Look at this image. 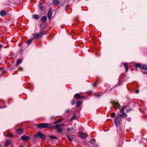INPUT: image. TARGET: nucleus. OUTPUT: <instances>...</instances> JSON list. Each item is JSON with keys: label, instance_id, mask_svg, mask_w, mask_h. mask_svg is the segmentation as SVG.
Wrapping results in <instances>:
<instances>
[{"label": "nucleus", "instance_id": "1", "mask_svg": "<svg viewBox=\"0 0 147 147\" xmlns=\"http://www.w3.org/2000/svg\"><path fill=\"white\" fill-rule=\"evenodd\" d=\"M47 19H41L39 22L40 23L42 22V23L40 25V26L42 30H40V32L39 34L35 33L33 34V38L32 39L34 40L37 38L41 37L43 34V30H44L47 26V24L45 22Z\"/></svg>", "mask_w": 147, "mask_h": 147}, {"label": "nucleus", "instance_id": "2", "mask_svg": "<svg viewBox=\"0 0 147 147\" xmlns=\"http://www.w3.org/2000/svg\"><path fill=\"white\" fill-rule=\"evenodd\" d=\"M37 127L40 129L47 128H51L52 126L50 124L47 123H40L37 124Z\"/></svg>", "mask_w": 147, "mask_h": 147}, {"label": "nucleus", "instance_id": "3", "mask_svg": "<svg viewBox=\"0 0 147 147\" xmlns=\"http://www.w3.org/2000/svg\"><path fill=\"white\" fill-rule=\"evenodd\" d=\"M64 124L59 123L55 126H52L54 129H56L59 133H61L63 131V129L61 128L62 126L64 125Z\"/></svg>", "mask_w": 147, "mask_h": 147}, {"label": "nucleus", "instance_id": "4", "mask_svg": "<svg viewBox=\"0 0 147 147\" xmlns=\"http://www.w3.org/2000/svg\"><path fill=\"white\" fill-rule=\"evenodd\" d=\"M121 121V118L119 115L116 117H115L114 119V123L117 127V126L120 124Z\"/></svg>", "mask_w": 147, "mask_h": 147}, {"label": "nucleus", "instance_id": "5", "mask_svg": "<svg viewBox=\"0 0 147 147\" xmlns=\"http://www.w3.org/2000/svg\"><path fill=\"white\" fill-rule=\"evenodd\" d=\"M35 137H38L41 139H44L45 138L46 136L40 132L37 131L36 133V134L35 135Z\"/></svg>", "mask_w": 147, "mask_h": 147}, {"label": "nucleus", "instance_id": "6", "mask_svg": "<svg viewBox=\"0 0 147 147\" xmlns=\"http://www.w3.org/2000/svg\"><path fill=\"white\" fill-rule=\"evenodd\" d=\"M79 136L80 137L83 139H85L87 137H88V135L87 134L82 132L79 133Z\"/></svg>", "mask_w": 147, "mask_h": 147}, {"label": "nucleus", "instance_id": "7", "mask_svg": "<svg viewBox=\"0 0 147 147\" xmlns=\"http://www.w3.org/2000/svg\"><path fill=\"white\" fill-rule=\"evenodd\" d=\"M21 139L24 141H26L30 139V138L26 135H24L21 137Z\"/></svg>", "mask_w": 147, "mask_h": 147}, {"label": "nucleus", "instance_id": "8", "mask_svg": "<svg viewBox=\"0 0 147 147\" xmlns=\"http://www.w3.org/2000/svg\"><path fill=\"white\" fill-rule=\"evenodd\" d=\"M112 105L114 106L115 108L119 107L120 105L118 102H117L115 101H113L112 102Z\"/></svg>", "mask_w": 147, "mask_h": 147}, {"label": "nucleus", "instance_id": "9", "mask_svg": "<svg viewBox=\"0 0 147 147\" xmlns=\"http://www.w3.org/2000/svg\"><path fill=\"white\" fill-rule=\"evenodd\" d=\"M23 132V129L22 128H19L16 131V134H20Z\"/></svg>", "mask_w": 147, "mask_h": 147}, {"label": "nucleus", "instance_id": "10", "mask_svg": "<svg viewBox=\"0 0 147 147\" xmlns=\"http://www.w3.org/2000/svg\"><path fill=\"white\" fill-rule=\"evenodd\" d=\"M7 14L6 10H3L1 11V16H5Z\"/></svg>", "mask_w": 147, "mask_h": 147}, {"label": "nucleus", "instance_id": "11", "mask_svg": "<svg viewBox=\"0 0 147 147\" xmlns=\"http://www.w3.org/2000/svg\"><path fill=\"white\" fill-rule=\"evenodd\" d=\"M34 39L32 38L29 39L26 42V44L27 45H30L31 44V42Z\"/></svg>", "mask_w": 147, "mask_h": 147}, {"label": "nucleus", "instance_id": "12", "mask_svg": "<svg viewBox=\"0 0 147 147\" xmlns=\"http://www.w3.org/2000/svg\"><path fill=\"white\" fill-rule=\"evenodd\" d=\"M11 140H6L5 144V146H8L11 143Z\"/></svg>", "mask_w": 147, "mask_h": 147}, {"label": "nucleus", "instance_id": "13", "mask_svg": "<svg viewBox=\"0 0 147 147\" xmlns=\"http://www.w3.org/2000/svg\"><path fill=\"white\" fill-rule=\"evenodd\" d=\"M122 113V114L119 115L120 117H122L124 118H125L127 117V115L125 113Z\"/></svg>", "mask_w": 147, "mask_h": 147}, {"label": "nucleus", "instance_id": "14", "mask_svg": "<svg viewBox=\"0 0 147 147\" xmlns=\"http://www.w3.org/2000/svg\"><path fill=\"white\" fill-rule=\"evenodd\" d=\"M52 15L51 12L50 11H49L48 13L47 16L48 18H51V16Z\"/></svg>", "mask_w": 147, "mask_h": 147}, {"label": "nucleus", "instance_id": "15", "mask_svg": "<svg viewBox=\"0 0 147 147\" xmlns=\"http://www.w3.org/2000/svg\"><path fill=\"white\" fill-rule=\"evenodd\" d=\"M63 119H64L63 118L62 119H61L57 120L56 121H55L53 123V124H55L59 122H61V121L62 120H63Z\"/></svg>", "mask_w": 147, "mask_h": 147}, {"label": "nucleus", "instance_id": "16", "mask_svg": "<svg viewBox=\"0 0 147 147\" xmlns=\"http://www.w3.org/2000/svg\"><path fill=\"white\" fill-rule=\"evenodd\" d=\"M53 3L54 4L57 5L59 3V1L58 0H54L53 1Z\"/></svg>", "mask_w": 147, "mask_h": 147}, {"label": "nucleus", "instance_id": "17", "mask_svg": "<svg viewBox=\"0 0 147 147\" xmlns=\"http://www.w3.org/2000/svg\"><path fill=\"white\" fill-rule=\"evenodd\" d=\"M134 67H139L140 68H141V65L140 63L135 64L134 65Z\"/></svg>", "mask_w": 147, "mask_h": 147}, {"label": "nucleus", "instance_id": "18", "mask_svg": "<svg viewBox=\"0 0 147 147\" xmlns=\"http://www.w3.org/2000/svg\"><path fill=\"white\" fill-rule=\"evenodd\" d=\"M82 102L81 101H77L76 104V105L78 107H79L82 103Z\"/></svg>", "mask_w": 147, "mask_h": 147}, {"label": "nucleus", "instance_id": "19", "mask_svg": "<svg viewBox=\"0 0 147 147\" xmlns=\"http://www.w3.org/2000/svg\"><path fill=\"white\" fill-rule=\"evenodd\" d=\"M49 137L51 140H53L54 139H57V138L56 137L53 136H50Z\"/></svg>", "mask_w": 147, "mask_h": 147}, {"label": "nucleus", "instance_id": "20", "mask_svg": "<svg viewBox=\"0 0 147 147\" xmlns=\"http://www.w3.org/2000/svg\"><path fill=\"white\" fill-rule=\"evenodd\" d=\"M89 142L93 144L94 146H95L96 147H97L98 146V145L95 144V142L92 141V140H90Z\"/></svg>", "mask_w": 147, "mask_h": 147}, {"label": "nucleus", "instance_id": "21", "mask_svg": "<svg viewBox=\"0 0 147 147\" xmlns=\"http://www.w3.org/2000/svg\"><path fill=\"white\" fill-rule=\"evenodd\" d=\"M1 75H3L5 73V71L4 70H3L1 68Z\"/></svg>", "mask_w": 147, "mask_h": 147}, {"label": "nucleus", "instance_id": "22", "mask_svg": "<svg viewBox=\"0 0 147 147\" xmlns=\"http://www.w3.org/2000/svg\"><path fill=\"white\" fill-rule=\"evenodd\" d=\"M142 67L143 69L147 71V65H142Z\"/></svg>", "mask_w": 147, "mask_h": 147}, {"label": "nucleus", "instance_id": "23", "mask_svg": "<svg viewBox=\"0 0 147 147\" xmlns=\"http://www.w3.org/2000/svg\"><path fill=\"white\" fill-rule=\"evenodd\" d=\"M74 96H75V97L76 98H78L79 97L80 98H82L80 96L79 94H78V93L74 95Z\"/></svg>", "mask_w": 147, "mask_h": 147}, {"label": "nucleus", "instance_id": "24", "mask_svg": "<svg viewBox=\"0 0 147 147\" xmlns=\"http://www.w3.org/2000/svg\"><path fill=\"white\" fill-rule=\"evenodd\" d=\"M17 65H18L21 63V60L20 59H18L17 61Z\"/></svg>", "mask_w": 147, "mask_h": 147}, {"label": "nucleus", "instance_id": "25", "mask_svg": "<svg viewBox=\"0 0 147 147\" xmlns=\"http://www.w3.org/2000/svg\"><path fill=\"white\" fill-rule=\"evenodd\" d=\"M32 18H39V16L38 15H33L32 16Z\"/></svg>", "mask_w": 147, "mask_h": 147}, {"label": "nucleus", "instance_id": "26", "mask_svg": "<svg viewBox=\"0 0 147 147\" xmlns=\"http://www.w3.org/2000/svg\"><path fill=\"white\" fill-rule=\"evenodd\" d=\"M67 137L68 138V140L70 141L71 142L72 141L73 138L72 137L70 136H67Z\"/></svg>", "mask_w": 147, "mask_h": 147}, {"label": "nucleus", "instance_id": "27", "mask_svg": "<svg viewBox=\"0 0 147 147\" xmlns=\"http://www.w3.org/2000/svg\"><path fill=\"white\" fill-rule=\"evenodd\" d=\"M76 118V116L75 115H73L71 119V121H72L73 120L75 119Z\"/></svg>", "mask_w": 147, "mask_h": 147}, {"label": "nucleus", "instance_id": "28", "mask_svg": "<svg viewBox=\"0 0 147 147\" xmlns=\"http://www.w3.org/2000/svg\"><path fill=\"white\" fill-rule=\"evenodd\" d=\"M39 7L40 9H41V10H42L44 7L41 5V3L39 5Z\"/></svg>", "mask_w": 147, "mask_h": 147}, {"label": "nucleus", "instance_id": "29", "mask_svg": "<svg viewBox=\"0 0 147 147\" xmlns=\"http://www.w3.org/2000/svg\"><path fill=\"white\" fill-rule=\"evenodd\" d=\"M125 107H122V108L121 109V110H120V112L121 113H123V111H124L125 108Z\"/></svg>", "mask_w": 147, "mask_h": 147}, {"label": "nucleus", "instance_id": "30", "mask_svg": "<svg viewBox=\"0 0 147 147\" xmlns=\"http://www.w3.org/2000/svg\"><path fill=\"white\" fill-rule=\"evenodd\" d=\"M115 115V113L114 112H113L112 113L111 115V117L113 118Z\"/></svg>", "mask_w": 147, "mask_h": 147}, {"label": "nucleus", "instance_id": "31", "mask_svg": "<svg viewBox=\"0 0 147 147\" xmlns=\"http://www.w3.org/2000/svg\"><path fill=\"white\" fill-rule=\"evenodd\" d=\"M75 100L74 99H73L71 101V104L72 105H74L75 103Z\"/></svg>", "mask_w": 147, "mask_h": 147}, {"label": "nucleus", "instance_id": "32", "mask_svg": "<svg viewBox=\"0 0 147 147\" xmlns=\"http://www.w3.org/2000/svg\"><path fill=\"white\" fill-rule=\"evenodd\" d=\"M128 66H125V70H126V71H128Z\"/></svg>", "mask_w": 147, "mask_h": 147}, {"label": "nucleus", "instance_id": "33", "mask_svg": "<svg viewBox=\"0 0 147 147\" xmlns=\"http://www.w3.org/2000/svg\"><path fill=\"white\" fill-rule=\"evenodd\" d=\"M8 136L9 137H12V134H8Z\"/></svg>", "mask_w": 147, "mask_h": 147}, {"label": "nucleus", "instance_id": "34", "mask_svg": "<svg viewBox=\"0 0 147 147\" xmlns=\"http://www.w3.org/2000/svg\"><path fill=\"white\" fill-rule=\"evenodd\" d=\"M131 110V109L130 108V109H127V112H129Z\"/></svg>", "mask_w": 147, "mask_h": 147}, {"label": "nucleus", "instance_id": "35", "mask_svg": "<svg viewBox=\"0 0 147 147\" xmlns=\"http://www.w3.org/2000/svg\"><path fill=\"white\" fill-rule=\"evenodd\" d=\"M100 94L101 93H100V94H98L97 95V96H98V97H100L101 96V95H102L101 94Z\"/></svg>", "mask_w": 147, "mask_h": 147}, {"label": "nucleus", "instance_id": "36", "mask_svg": "<svg viewBox=\"0 0 147 147\" xmlns=\"http://www.w3.org/2000/svg\"><path fill=\"white\" fill-rule=\"evenodd\" d=\"M139 90H137L136 91V93H138L139 92Z\"/></svg>", "mask_w": 147, "mask_h": 147}, {"label": "nucleus", "instance_id": "37", "mask_svg": "<svg viewBox=\"0 0 147 147\" xmlns=\"http://www.w3.org/2000/svg\"><path fill=\"white\" fill-rule=\"evenodd\" d=\"M71 129L70 128L68 127L67 129V131H69Z\"/></svg>", "mask_w": 147, "mask_h": 147}, {"label": "nucleus", "instance_id": "38", "mask_svg": "<svg viewBox=\"0 0 147 147\" xmlns=\"http://www.w3.org/2000/svg\"><path fill=\"white\" fill-rule=\"evenodd\" d=\"M123 65L125 66H127V64L126 63H124Z\"/></svg>", "mask_w": 147, "mask_h": 147}, {"label": "nucleus", "instance_id": "39", "mask_svg": "<svg viewBox=\"0 0 147 147\" xmlns=\"http://www.w3.org/2000/svg\"><path fill=\"white\" fill-rule=\"evenodd\" d=\"M54 116H52L51 117L50 119H52L54 118Z\"/></svg>", "mask_w": 147, "mask_h": 147}, {"label": "nucleus", "instance_id": "40", "mask_svg": "<svg viewBox=\"0 0 147 147\" xmlns=\"http://www.w3.org/2000/svg\"><path fill=\"white\" fill-rule=\"evenodd\" d=\"M41 18H47V17L45 16L42 17Z\"/></svg>", "mask_w": 147, "mask_h": 147}, {"label": "nucleus", "instance_id": "41", "mask_svg": "<svg viewBox=\"0 0 147 147\" xmlns=\"http://www.w3.org/2000/svg\"><path fill=\"white\" fill-rule=\"evenodd\" d=\"M91 140H92V141H93L94 142H95V139H92Z\"/></svg>", "mask_w": 147, "mask_h": 147}, {"label": "nucleus", "instance_id": "42", "mask_svg": "<svg viewBox=\"0 0 147 147\" xmlns=\"http://www.w3.org/2000/svg\"><path fill=\"white\" fill-rule=\"evenodd\" d=\"M69 111V110H67L66 111V112L67 113H68Z\"/></svg>", "mask_w": 147, "mask_h": 147}, {"label": "nucleus", "instance_id": "43", "mask_svg": "<svg viewBox=\"0 0 147 147\" xmlns=\"http://www.w3.org/2000/svg\"><path fill=\"white\" fill-rule=\"evenodd\" d=\"M3 46V45H1H1H0V46H1V48L2 46Z\"/></svg>", "mask_w": 147, "mask_h": 147}, {"label": "nucleus", "instance_id": "44", "mask_svg": "<svg viewBox=\"0 0 147 147\" xmlns=\"http://www.w3.org/2000/svg\"><path fill=\"white\" fill-rule=\"evenodd\" d=\"M144 73L146 74H147V72L146 71H145Z\"/></svg>", "mask_w": 147, "mask_h": 147}, {"label": "nucleus", "instance_id": "45", "mask_svg": "<svg viewBox=\"0 0 147 147\" xmlns=\"http://www.w3.org/2000/svg\"><path fill=\"white\" fill-rule=\"evenodd\" d=\"M93 86H94V87H96V86L95 85H94V84H93Z\"/></svg>", "mask_w": 147, "mask_h": 147}, {"label": "nucleus", "instance_id": "46", "mask_svg": "<svg viewBox=\"0 0 147 147\" xmlns=\"http://www.w3.org/2000/svg\"><path fill=\"white\" fill-rule=\"evenodd\" d=\"M79 21V20H77V21Z\"/></svg>", "mask_w": 147, "mask_h": 147}, {"label": "nucleus", "instance_id": "47", "mask_svg": "<svg viewBox=\"0 0 147 147\" xmlns=\"http://www.w3.org/2000/svg\"><path fill=\"white\" fill-rule=\"evenodd\" d=\"M11 147H12V146H11Z\"/></svg>", "mask_w": 147, "mask_h": 147}]
</instances>
